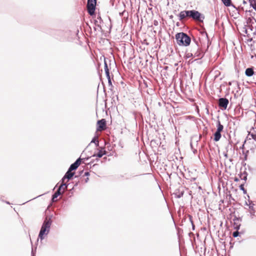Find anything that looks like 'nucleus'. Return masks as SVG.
I'll use <instances>...</instances> for the list:
<instances>
[{
	"label": "nucleus",
	"instance_id": "7ed1b4c3",
	"mask_svg": "<svg viewBox=\"0 0 256 256\" xmlns=\"http://www.w3.org/2000/svg\"><path fill=\"white\" fill-rule=\"evenodd\" d=\"M176 39L177 44L180 46H188L191 42L190 38L186 34L182 32L176 34Z\"/></svg>",
	"mask_w": 256,
	"mask_h": 256
},
{
	"label": "nucleus",
	"instance_id": "0eeeda50",
	"mask_svg": "<svg viewBox=\"0 0 256 256\" xmlns=\"http://www.w3.org/2000/svg\"><path fill=\"white\" fill-rule=\"evenodd\" d=\"M98 127L97 131H102L104 130L106 127V120L105 119H102L97 122Z\"/></svg>",
	"mask_w": 256,
	"mask_h": 256
},
{
	"label": "nucleus",
	"instance_id": "2eb2a0df",
	"mask_svg": "<svg viewBox=\"0 0 256 256\" xmlns=\"http://www.w3.org/2000/svg\"><path fill=\"white\" fill-rule=\"evenodd\" d=\"M245 74L248 76H252L254 74L253 68H248L246 70Z\"/></svg>",
	"mask_w": 256,
	"mask_h": 256
},
{
	"label": "nucleus",
	"instance_id": "c03bdc74",
	"mask_svg": "<svg viewBox=\"0 0 256 256\" xmlns=\"http://www.w3.org/2000/svg\"><path fill=\"white\" fill-rule=\"evenodd\" d=\"M123 13H124V12L122 13H120V16L122 15Z\"/></svg>",
	"mask_w": 256,
	"mask_h": 256
},
{
	"label": "nucleus",
	"instance_id": "7c9ffc66",
	"mask_svg": "<svg viewBox=\"0 0 256 256\" xmlns=\"http://www.w3.org/2000/svg\"><path fill=\"white\" fill-rule=\"evenodd\" d=\"M105 72H106V74L107 78L108 79L110 78V71H108V72L107 71Z\"/></svg>",
	"mask_w": 256,
	"mask_h": 256
},
{
	"label": "nucleus",
	"instance_id": "8fccbe9b",
	"mask_svg": "<svg viewBox=\"0 0 256 256\" xmlns=\"http://www.w3.org/2000/svg\"><path fill=\"white\" fill-rule=\"evenodd\" d=\"M255 84H256V83H255Z\"/></svg>",
	"mask_w": 256,
	"mask_h": 256
},
{
	"label": "nucleus",
	"instance_id": "2f4dec72",
	"mask_svg": "<svg viewBox=\"0 0 256 256\" xmlns=\"http://www.w3.org/2000/svg\"><path fill=\"white\" fill-rule=\"evenodd\" d=\"M252 138L256 142V134H251Z\"/></svg>",
	"mask_w": 256,
	"mask_h": 256
},
{
	"label": "nucleus",
	"instance_id": "6ab92c4d",
	"mask_svg": "<svg viewBox=\"0 0 256 256\" xmlns=\"http://www.w3.org/2000/svg\"><path fill=\"white\" fill-rule=\"evenodd\" d=\"M241 224L238 222H234L233 226L234 229L236 230H239Z\"/></svg>",
	"mask_w": 256,
	"mask_h": 256
},
{
	"label": "nucleus",
	"instance_id": "1a4fd4ad",
	"mask_svg": "<svg viewBox=\"0 0 256 256\" xmlns=\"http://www.w3.org/2000/svg\"><path fill=\"white\" fill-rule=\"evenodd\" d=\"M81 160L82 159L80 158H78L74 163L72 164L70 166L68 170L72 171L76 170L78 166L80 164Z\"/></svg>",
	"mask_w": 256,
	"mask_h": 256
},
{
	"label": "nucleus",
	"instance_id": "39448f33",
	"mask_svg": "<svg viewBox=\"0 0 256 256\" xmlns=\"http://www.w3.org/2000/svg\"><path fill=\"white\" fill-rule=\"evenodd\" d=\"M96 0H88L87 2V10L88 14L92 16L94 14Z\"/></svg>",
	"mask_w": 256,
	"mask_h": 256
},
{
	"label": "nucleus",
	"instance_id": "4be33fe9",
	"mask_svg": "<svg viewBox=\"0 0 256 256\" xmlns=\"http://www.w3.org/2000/svg\"><path fill=\"white\" fill-rule=\"evenodd\" d=\"M247 176L248 174L246 172H244V173H242L240 174V178L244 181H246L247 180Z\"/></svg>",
	"mask_w": 256,
	"mask_h": 256
},
{
	"label": "nucleus",
	"instance_id": "ea45409f",
	"mask_svg": "<svg viewBox=\"0 0 256 256\" xmlns=\"http://www.w3.org/2000/svg\"><path fill=\"white\" fill-rule=\"evenodd\" d=\"M247 198H248V200H250V196L248 195H247Z\"/></svg>",
	"mask_w": 256,
	"mask_h": 256
},
{
	"label": "nucleus",
	"instance_id": "f8f14e48",
	"mask_svg": "<svg viewBox=\"0 0 256 256\" xmlns=\"http://www.w3.org/2000/svg\"><path fill=\"white\" fill-rule=\"evenodd\" d=\"M184 192L183 188H179L176 190L174 194L176 198H180L184 196Z\"/></svg>",
	"mask_w": 256,
	"mask_h": 256
},
{
	"label": "nucleus",
	"instance_id": "c756f323",
	"mask_svg": "<svg viewBox=\"0 0 256 256\" xmlns=\"http://www.w3.org/2000/svg\"><path fill=\"white\" fill-rule=\"evenodd\" d=\"M108 86H109L110 87V89L112 90V88L113 87V86H112V84L111 78L108 79Z\"/></svg>",
	"mask_w": 256,
	"mask_h": 256
},
{
	"label": "nucleus",
	"instance_id": "c9c22d12",
	"mask_svg": "<svg viewBox=\"0 0 256 256\" xmlns=\"http://www.w3.org/2000/svg\"><path fill=\"white\" fill-rule=\"evenodd\" d=\"M245 205L248 206V202L246 201L245 202Z\"/></svg>",
	"mask_w": 256,
	"mask_h": 256
},
{
	"label": "nucleus",
	"instance_id": "c85d7f7f",
	"mask_svg": "<svg viewBox=\"0 0 256 256\" xmlns=\"http://www.w3.org/2000/svg\"><path fill=\"white\" fill-rule=\"evenodd\" d=\"M61 184H64L63 188H62L64 189V192L68 188V184L64 183V182L62 181Z\"/></svg>",
	"mask_w": 256,
	"mask_h": 256
},
{
	"label": "nucleus",
	"instance_id": "de8ad7c7",
	"mask_svg": "<svg viewBox=\"0 0 256 256\" xmlns=\"http://www.w3.org/2000/svg\"><path fill=\"white\" fill-rule=\"evenodd\" d=\"M88 178H87V180H86V182H88Z\"/></svg>",
	"mask_w": 256,
	"mask_h": 256
},
{
	"label": "nucleus",
	"instance_id": "f257e3e1",
	"mask_svg": "<svg viewBox=\"0 0 256 256\" xmlns=\"http://www.w3.org/2000/svg\"><path fill=\"white\" fill-rule=\"evenodd\" d=\"M178 17L180 21L183 20L186 18H192L196 22H203L204 19L203 14L194 10L182 11L179 14Z\"/></svg>",
	"mask_w": 256,
	"mask_h": 256
},
{
	"label": "nucleus",
	"instance_id": "37998d69",
	"mask_svg": "<svg viewBox=\"0 0 256 256\" xmlns=\"http://www.w3.org/2000/svg\"><path fill=\"white\" fill-rule=\"evenodd\" d=\"M94 162V160H92L90 161V162Z\"/></svg>",
	"mask_w": 256,
	"mask_h": 256
},
{
	"label": "nucleus",
	"instance_id": "9d476101",
	"mask_svg": "<svg viewBox=\"0 0 256 256\" xmlns=\"http://www.w3.org/2000/svg\"><path fill=\"white\" fill-rule=\"evenodd\" d=\"M64 184H60L56 191L54 192V194L52 196V200L53 202L56 201L55 200L59 196H60L62 192H61V190L63 188Z\"/></svg>",
	"mask_w": 256,
	"mask_h": 256
},
{
	"label": "nucleus",
	"instance_id": "5701e85b",
	"mask_svg": "<svg viewBox=\"0 0 256 256\" xmlns=\"http://www.w3.org/2000/svg\"><path fill=\"white\" fill-rule=\"evenodd\" d=\"M91 142L94 143L96 146H98L99 142H98V138L96 137H94L92 139V140L91 141Z\"/></svg>",
	"mask_w": 256,
	"mask_h": 256
},
{
	"label": "nucleus",
	"instance_id": "412c9836",
	"mask_svg": "<svg viewBox=\"0 0 256 256\" xmlns=\"http://www.w3.org/2000/svg\"><path fill=\"white\" fill-rule=\"evenodd\" d=\"M224 5L226 6H232V4L231 0H221Z\"/></svg>",
	"mask_w": 256,
	"mask_h": 256
},
{
	"label": "nucleus",
	"instance_id": "a18cd8bd",
	"mask_svg": "<svg viewBox=\"0 0 256 256\" xmlns=\"http://www.w3.org/2000/svg\"><path fill=\"white\" fill-rule=\"evenodd\" d=\"M98 160H98V158H96V161H98Z\"/></svg>",
	"mask_w": 256,
	"mask_h": 256
},
{
	"label": "nucleus",
	"instance_id": "79ce46f5",
	"mask_svg": "<svg viewBox=\"0 0 256 256\" xmlns=\"http://www.w3.org/2000/svg\"><path fill=\"white\" fill-rule=\"evenodd\" d=\"M252 12V10H248V12Z\"/></svg>",
	"mask_w": 256,
	"mask_h": 256
},
{
	"label": "nucleus",
	"instance_id": "393cba45",
	"mask_svg": "<svg viewBox=\"0 0 256 256\" xmlns=\"http://www.w3.org/2000/svg\"><path fill=\"white\" fill-rule=\"evenodd\" d=\"M240 190H242L244 194H246V190L244 188V184H241L240 186Z\"/></svg>",
	"mask_w": 256,
	"mask_h": 256
},
{
	"label": "nucleus",
	"instance_id": "a211bd4d",
	"mask_svg": "<svg viewBox=\"0 0 256 256\" xmlns=\"http://www.w3.org/2000/svg\"><path fill=\"white\" fill-rule=\"evenodd\" d=\"M216 127H217V129H216V131L220 132H221L224 129V126L222 124H220V120H218L217 122Z\"/></svg>",
	"mask_w": 256,
	"mask_h": 256
},
{
	"label": "nucleus",
	"instance_id": "aec40b11",
	"mask_svg": "<svg viewBox=\"0 0 256 256\" xmlns=\"http://www.w3.org/2000/svg\"><path fill=\"white\" fill-rule=\"evenodd\" d=\"M250 6L256 11V0H248Z\"/></svg>",
	"mask_w": 256,
	"mask_h": 256
},
{
	"label": "nucleus",
	"instance_id": "4468645a",
	"mask_svg": "<svg viewBox=\"0 0 256 256\" xmlns=\"http://www.w3.org/2000/svg\"><path fill=\"white\" fill-rule=\"evenodd\" d=\"M102 22L101 17L99 16H98L97 18L94 20V24L96 26L101 28L100 24Z\"/></svg>",
	"mask_w": 256,
	"mask_h": 256
},
{
	"label": "nucleus",
	"instance_id": "f704fd0d",
	"mask_svg": "<svg viewBox=\"0 0 256 256\" xmlns=\"http://www.w3.org/2000/svg\"><path fill=\"white\" fill-rule=\"evenodd\" d=\"M90 158V157H88V158H84L83 160H88Z\"/></svg>",
	"mask_w": 256,
	"mask_h": 256
},
{
	"label": "nucleus",
	"instance_id": "9b49d317",
	"mask_svg": "<svg viewBox=\"0 0 256 256\" xmlns=\"http://www.w3.org/2000/svg\"><path fill=\"white\" fill-rule=\"evenodd\" d=\"M74 172H72V170H70L68 169V171L65 174L61 181L64 182L66 179H68V180H70L74 176Z\"/></svg>",
	"mask_w": 256,
	"mask_h": 256
},
{
	"label": "nucleus",
	"instance_id": "72a5a7b5",
	"mask_svg": "<svg viewBox=\"0 0 256 256\" xmlns=\"http://www.w3.org/2000/svg\"><path fill=\"white\" fill-rule=\"evenodd\" d=\"M84 175L86 176H88L89 175V172H85Z\"/></svg>",
	"mask_w": 256,
	"mask_h": 256
},
{
	"label": "nucleus",
	"instance_id": "58836bf2",
	"mask_svg": "<svg viewBox=\"0 0 256 256\" xmlns=\"http://www.w3.org/2000/svg\"><path fill=\"white\" fill-rule=\"evenodd\" d=\"M188 57L191 56H190V53H188Z\"/></svg>",
	"mask_w": 256,
	"mask_h": 256
},
{
	"label": "nucleus",
	"instance_id": "e433bc0d",
	"mask_svg": "<svg viewBox=\"0 0 256 256\" xmlns=\"http://www.w3.org/2000/svg\"><path fill=\"white\" fill-rule=\"evenodd\" d=\"M32 256H34V254L33 252V250H32Z\"/></svg>",
	"mask_w": 256,
	"mask_h": 256
},
{
	"label": "nucleus",
	"instance_id": "49530a36",
	"mask_svg": "<svg viewBox=\"0 0 256 256\" xmlns=\"http://www.w3.org/2000/svg\"><path fill=\"white\" fill-rule=\"evenodd\" d=\"M6 202V204H10L9 202Z\"/></svg>",
	"mask_w": 256,
	"mask_h": 256
},
{
	"label": "nucleus",
	"instance_id": "dca6fc26",
	"mask_svg": "<svg viewBox=\"0 0 256 256\" xmlns=\"http://www.w3.org/2000/svg\"><path fill=\"white\" fill-rule=\"evenodd\" d=\"M226 152L224 153V155L226 158H228V152L229 151H233L234 150L232 148V145L230 144V142H229L228 144V146H226Z\"/></svg>",
	"mask_w": 256,
	"mask_h": 256
},
{
	"label": "nucleus",
	"instance_id": "cd10ccee",
	"mask_svg": "<svg viewBox=\"0 0 256 256\" xmlns=\"http://www.w3.org/2000/svg\"><path fill=\"white\" fill-rule=\"evenodd\" d=\"M104 71L105 72H108L109 71V69H108V64L106 63V59L104 58Z\"/></svg>",
	"mask_w": 256,
	"mask_h": 256
},
{
	"label": "nucleus",
	"instance_id": "f03ea898",
	"mask_svg": "<svg viewBox=\"0 0 256 256\" xmlns=\"http://www.w3.org/2000/svg\"><path fill=\"white\" fill-rule=\"evenodd\" d=\"M52 221L50 218H47L44 220L40 230V231L38 238H40L41 240L44 239V236H46L50 232V226L52 224Z\"/></svg>",
	"mask_w": 256,
	"mask_h": 256
},
{
	"label": "nucleus",
	"instance_id": "6e6552de",
	"mask_svg": "<svg viewBox=\"0 0 256 256\" xmlns=\"http://www.w3.org/2000/svg\"><path fill=\"white\" fill-rule=\"evenodd\" d=\"M248 207L250 209V215L252 219L254 216L255 210L254 208V204L252 200H248Z\"/></svg>",
	"mask_w": 256,
	"mask_h": 256
},
{
	"label": "nucleus",
	"instance_id": "09e8293b",
	"mask_svg": "<svg viewBox=\"0 0 256 256\" xmlns=\"http://www.w3.org/2000/svg\"><path fill=\"white\" fill-rule=\"evenodd\" d=\"M206 36H208V34L206 32Z\"/></svg>",
	"mask_w": 256,
	"mask_h": 256
},
{
	"label": "nucleus",
	"instance_id": "bb28decb",
	"mask_svg": "<svg viewBox=\"0 0 256 256\" xmlns=\"http://www.w3.org/2000/svg\"><path fill=\"white\" fill-rule=\"evenodd\" d=\"M240 234V232H238V230H236V231L233 232L232 236L234 238L238 237L239 236Z\"/></svg>",
	"mask_w": 256,
	"mask_h": 256
},
{
	"label": "nucleus",
	"instance_id": "20e7f679",
	"mask_svg": "<svg viewBox=\"0 0 256 256\" xmlns=\"http://www.w3.org/2000/svg\"><path fill=\"white\" fill-rule=\"evenodd\" d=\"M190 56H192L202 58L204 54L200 50L198 44L194 40V44H192V49L190 50Z\"/></svg>",
	"mask_w": 256,
	"mask_h": 256
},
{
	"label": "nucleus",
	"instance_id": "a19ab883",
	"mask_svg": "<svg viewBox=\"0 0 256 256\" xmlns=\"http://www.w3.org/2000/svg\"><path fill=\"white\" fill-rule=\"evenodd\" d=\"M243 3H244V4H246V2L245 0H244Z\"/></svg>",
	"mask_w": 256,
	"mask_h": 256
},
{
	"label": "nucleus",
	"instance_id": "ddd939ff",
	"mask_svg": "<svg viewBox=\"0 0 256 256\" xmlns=\"http://www.w3.org/2000/svg\"><path fill=\"white\" fill-rule=\"evenodd\" d=\"M106 152L104 148H102L100 150L98 151V152L96 154H94L92 155V157H98V158H102L104 155L106 154Z\"/></svg>",
	"mask_w": 256,
	"mask_h": 256
},
{
	"label": "nucleus",
	"instance_id": "b1692460",
	"mask_svg": "<svg viewBox=\"0 0 256 256\" xmlns=\"http://www.w3.org/2000/svg\"><path fill=\"white\" fill-rule=\"evenodd\" d=\"M233 222H238L240 223L242 222V217H237L236 216H234Z\"/></svg>",
	"mask_w": 256,
	"mask_h": 256
},
{
	"label": "nucleus",
	"instance_id": "423d86ee",
	"mask_svg": "<svg viewBox=\"0 0 256 256\" xmlns=\"http://www.w3.org/2000/svg\"><path fill=\"white\" fill-rule=\"evenodd\" d=\"M229 103L228 100L225 98H221L218 99V106L222 110H226Z\"/></svg>",
	"mask_w": 256,
	"mask_h": 256
},
{
	"label": "nucleus",
	"instance_id": "473e14b6",
	"mask_svg": "<svg viewBox=\"0 0 256 256\" xmlns=\"http://www.w3.org/2000/svg\"><path fill=\"white\" fill-rule=\"evenodd\" d=\"M234 181L237 182L239 181V178H238L235 177L234 178Z\"/></svg>",
	"mask_w": 256,
	"mask_h": 256
},
{
	"label": "nucleus",
	"instance_id": "4c0bfd02",
	"mask_svg": "<svg viewBox=\"0 0 256 256\" xmlns=\"http://www.w3.org/2000/svg\"><path fill=\"white\" fill-rule=\"evenodd\" d=\"M170 18H173V16H172V15L170 16Z\"/></svg>",
	"mask_w": 256,
	"mask_h": 256
},
{
	"label": "nucleus",
	"instance_id": "f3484780",
	"mask_svg": "<svg viewBox=\"0 0 256 256\" xmlns=\"http://www.w3.org/2000/svg\"><path fill=\"white\" fill-rule=\"evenodd\" d=\"M221 132L216 131L214 134V140L215 142L218 141L221 138Z\"/></svg>",
	"mask_w": 256,
	"mask_h": 256
},
{
	"label": "nucleus",
	"instance_id": "a878e982",
	"mask_svg": "<svg viewBox=\"0 0 256 256\" xmlns=\"http://www.w3.org/2000/svg\"><path fill=\"white\" fill-rule=\"evenodd\" d=\"M188 217H189L190 220V222L192 224V230H194V222H193V221H192V216H190V215H189Z\"/></svg>",
	"mask_w": 256,
	"mask_h": 256
}]
</instances>
